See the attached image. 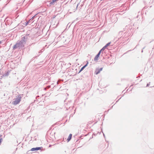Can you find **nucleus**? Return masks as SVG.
Wrapping results in <instances>:
<instances>
[{
	"instance_id": "5",
	"label": "nucleus",
	"mask_w": 154,
	"mask_h": 154,
	"mask_svg": "<svg viewBox=\"0 0 154 154\" xmlns=\"http://www.w3.org/2000/svg\"><path fill=\"white\" fill-rule=\"evenodd\" d=\"M100 51H99L98 54L94 58V60L97 61L98 60V58L99 57L100 55Z\"/></svg>"
},
{
	"instance_id": "7",
	"label": "nucleus",
	"mask_w": 154,
	"mask_h": 154,
	"mask_svg": "<svg viewBox=\"0 0 154 154\" xmlns=\"http://www.w3.org/2000/svg\"><path fill=\"white\" fill-rule=\"evenodd\" d=\"M102 69H103V68H100V69H97L95 71V73H96V74H97L98 73H100V71H102Z\"/></svg>"
},
{
	"instance_id": "2",
	"label": "nucleus",
	"mask_w": 154,
	"mask_h": 154,
	"mask_svg": "<svg viewBox=\"0 0 154 154\" xmlns=\"http://www.w3.org/2000/svg\"><path fill=\"white\" fill-rule=\"evenodd\" d=\"M17 98L14 99L12 102V104L14 105H16L19 104L21 100V97L20 95H18L17 97Z\"/></svg>"
},
{
	"instance_id": "12",
	"label": "nucleus",
	"mask_w": 154,
	"mask_h": 154,
	"mask_svg": "<svg viewBox=\"0 0 154 154\" xmlns=\"http://www.w3.org/2000/svg\"><path fill=\"white\" fill-rule=\"evenodd\" d=\"M110 43H111V42H109L108 43H107L106 44V45L105 46V47L106 48L107 46H109V45L110 44Z\"/></svg>"
},
{
	"instance_id": "10",
	"label": "nucleus",
	"mask_w": 154,
	"mask_h": 154,
	"mask_svg": "<svg viewBox=\"0 0 154 154\" xmlns=\"http://www.w3.org/2000/svg\"><path fill=\"white\" fill-rule=\"evenodd\" d=\"M9 74V72H7L4 74L3 75V76H7Z\"/></svg>"
},
{
	"instance_id": "3",
	"label": "nucleus",
	"mask_w": 154,
	"mask_h": 154,
	"mask_svg": "<svg viewBox=\"0 0 154 154\" xmlns=\"http://www.w3.org/2000/svg\"><path fill=\"white\" fill-rule=\"evenodd\" d=\"M28 35H26L22 37L21 39V41H20L22 43H23V44L24 45L26 44V42L27 41Z\"/></svg>"
},
{
	"instance_id": "1",
	"label": "nucleus",
	"mask_w": 154,
	"mask_h": 154,
	"mask_svg": "<svg viewBox=\"0 0 154 154\" xmlns=\"http://www.w3.org/2000/svg\"><path fill=\"white\" fill-rule=\"evenodd\" d=\"M24 45L23 43L20 41H18L16 44L13 47V50H15L18 48L19 49L23 48L24 47Z\"/></svg>"
},
{
	"instance_id": "11",
	"label": "nucleus",
	"mask_w": 154,
	"mask_h": 154,
	"mask_svg": "<svg viewBox=\"0 0 154 154\" xmlns=\"http://www.w3.org/2000/svg\"><path fill=\"white\" fill-rule=\"evenodd\" d=\"M106 48L105 47V46H104L99 51H100V52L101 51H103L105 49H106Z\"/></svg>"
},
{
	"instance_id": "16",
	"label": "nucleus",
	"mask_w": 154,
	"mask_h": 154,
	"mask_svg": "<svg viewBox=\"0 0 154 154\" xmlns=\"http://www.w3.org/2000/svg\"><path fill=\"white\" fill-rule=\"evenodd\" d=\"M149 84H147V85L146 87H148V86H149Z\"/></svg>"
},
{
	"instance_id": "17",
	"label": "nucleus",
	"mask_w": 154,
	"mask_h": 154,
	"mask_svg": "<svg viewBox=\"0 0 154 154\" xmlns=\"http://www.w3.org/2000/svg\"><path fill=\"white\" fill-rule=\"evenodd\" d=\"M2 42H1V41H0V44Z\"/></svg>"
},
{
	"instance_id": "15",
	"label": "nucleus",
	"mask_w": 154,
	"mask_h": 154,
	"mask_svg": "<svg viewBox=\"0 0 154 154\" xmlns=\"http://www.w3.org/2000/svg\"><path fill=\"white\" fill-rule=\"evenodd\" d=\"M47 88L46 87V88H45L44 89L46 91V90Z\"/></svg>"
},
{
	"instance_id": "9",
	"label": "nucleus",
	"mask_w": 154,
	"mask_h": 154,
	"mask_svg": "<svg viewBox=\"0 0 154 154\" xmlns=\"http://www.w3.org/2000/svg\"><path fill=\"white\" fill-rule=\"evenodd\" d=\"M88 62L83 67H82V68L81 69V70L79 72H81L82 70L84 69L87 66V65L88 64Z\"/></svg>"
},
{
	"instance_id": "4",
	"label": "nucleus",
	"mask_w": 154,
	"mask_h": 154,
	"mask_svg": "<svg viewBox=\"0 0 154 154\" xmlns=\"http://www.w3.org/2000/svg\"><path fill=\"white\" fill-rule=\"evenodd\" d=\"M34 17H35V16L33 17H32V18L31 19H30L28 22H27L26 23V24L25 25L26 26H27L28 23H32L33 22H34Z\"/></svg>"
},
{
	"instance_id": "6",
	"label": "nucleus",
	"mask_w": 154,
	"mask_h": 154,
	"mask_svg": "<svg viewBox=\"0 0 154 154\" xmlns=\"http://www.w3.org/2000/svg\"><path fill=\"white\" fill-rule=\"evenodd\" d=\"M41 148L40 147H37L36 148H33L31 149V151H34L38 150L40 149Z\"/></svg>"
},
{
	"instance_id": "13",
	"label": "nucleus",
	"mask_w": 154,
	"mask_h": 154,
	"mask_svg": "<svg viewBox=\"0 0 154 154\" xmlns=\"http://www.w3.org/2000/svg\"><path fill=\"white\" fill-rule=\"evenodd\" d=\"M2 138H1L0 139V145H1V143L2 142Z\"/></svg>"
},
{
	"instance_id": "14",
	"label": "nucleus",
	"mask_w": 154,
	"mask_h": 154,
	"mask_svg": "<svg viewBox=\"0 0 154 154\" xmlns=\"http://www.w3.org/2000/svg\"><path fill=\"white\" fill-rule=\"evenodd\" d=\"M50 87H51L50 86H47V87H46V88H50Z\"/></svg>"
},
{
	"instance_id": "8",
	"label": "nucleus",
	"mask_w": 154,
	"mask_h": 154,
	"mask_svg": "<svg viewBox=\"0 0 154 154\" xmlns=\"http://www.w3.org/2000/svg\"><path fill=\"white\" fill-rule=\"evenodd\" d=\"M72 137V134H70L68 138L67 139V142H69L70 140L71 139Z\"/></svg>"
}]
</instances>
